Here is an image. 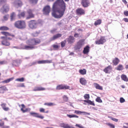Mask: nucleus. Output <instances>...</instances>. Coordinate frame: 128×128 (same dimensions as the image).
<instances>
[{"instance_id":"f257e3e1","label":"nucleus","mask_w":128,"mask_h":128,"mask_svg":"<svg viewBox=\"0 0 128 128\" xmlns=\"http://www.w3.org/2000/svg\"><path fill=\"white\" fill-rule=\"evenodd\" d=\"M66 9V4L63 0H56L52 6V16L55 18H60L64 15Z\"/></svg>"},{"instance_id":"f03ea898","label":"nucleus","mask_w":128,"mask_h":128,"mask_svg":"<svg viewBox=\"0 0 128 128\" xmlns=\"http://www.w3.org/2000/svg\"><path fill=\"white\" fill-rule=\"evenodd\" d=\"M40 42V40L38 38H33L29 39L26 41V43L29 45H25L23 49L32 50L36 48L34 46L39 44Z\"/></svg>"},{"instance_id":"7ed1b4c3","label":"nucleus","mask_w":128,"mask_h":128,"mask_svg":"<svg viewBox=\"0 0 128 128\" xmlns=\"http://www.w3.org/2000/svg\"><path fill=\"white\" fill-rule=\"evenodd\" d=\"M14 26L19 29L24 28L26 27V23L24 21L19 20L16 21L14 24Z\"/></svg>"},{"instance_id":"20e7f679","label":"nucleus","mask_w":128,"mask_h":128,"mask_svg":"<svg viewBox=\"0 0 128 128\" xmlns=\"http://www.w3.org/2000/svg\"><path fill=\"white\" fill-rule=\"evenodd\" d=\"M37 22L35 20H31L28 22V26L30 28L33 29L37 28Z\"/></svg>"},{"instance_id":"39448f33","label":"nucleus","mask_w":128,"mask_h":128,"mask_svg":"<svg viewBox=\"0 0 128 128\" xmlns=\"http://www.w3.org/2000/svg\"><path fill=\"white\" fill-rule=\"evenodd\" d=\"M106 39L104 36H101L100 38L95 42V43L96 44H103L106 42Z\"/></svg>"},{"instance_id":"423d86ee","label":"nucleus","mask_w":128,"mask_h":128,"mask_svg":"<svg viewBox=\"0 0 128 128\" xmlns=\"http://www.w3.org/2000/svg\"><path fill=\"white\" fill-rule=\"evenodd\" d=\"M84 40L82 39L79 40L77 42V44L75 46V48L76 50H79L84 44Z\"/></svg>"},{"instance_id":"0eeeda50","label":"nucleus","mask_w":128,"mask_h":128,"mask_svg":"<svg viewBox=\"0 0 128 128\" xmlns=\"http://www.w3.org/2000/svg\"><path fill=\"white\" fill-rule=\"evenodd\" d=\"M0 38L2 40L1 41V43L2 45L6 46H8L10 45V42L7 40L6 37L2 36Z\"/></svg>"},{"instance_id":"6e6552de","label":"nucleus","mask_w":128,"mask_h":128,"mask_svg":"<svg viewBox=\"0 0 128 128\" xmlns=\"http://www.w3.org/2000/svg\"><path fill=\"white\" fill-rule=\"evenodd\" d=\"M89 0H81V4L83 7L84 8L88 7L90 5Z\"/></svg>"},{"instance_id":"1a4fd4ad","label":"nucleus","mask_w":128,"mask_h":128,"mask_svg":"<svg viewBox=\"0 0 128 128\" xmlns=\"http://www.w3.org/2000/svg\"><path fill=\"white\" fill-rule=\"evenodd\" d=\"M70 87L69 86L65 84H61L58 85L56 87V90H66L69 89Z\"/></svg>"},{"instance_id":"9d476101","label":"nucleus","mask_w":128,"mask_h":128,"mask_svg":"<svg viewBox=\"0 0 128 128\" xmlns=\"http://www.w3.org/2000/svg\"><path fill=\"white\" fill-rule=\"evenodd\" d=\"M76 14L78 16L84 15L85 14V11L82 8H78L76 11Z\"/></svg>"},{"instance_id":"9b49d317","label":"nucleus","mask_w":128,"mask_h":128,"mask_svg":"<svg viewBox=\"0 0 128 128\" xmlns=\"http://www.w3.org/2000/svg\"><path fill=\"white\" fill-rule=\"evenodd\" d=\"M9 10V6L7 4H6L1 8L0 10L1 12L3 13L8 12Z\"/></svg>"},{"instance_id":"f8f14e48","label":"nucleus","mask_w":128,"mask_h":128,"mask_svg":"<svg viewBox=\"0 0 128 128\" xmlns=\"http://www.w3.org/2000/svg\"><path fill=\"white\" fill-rule=\"evenodd\" d=\"M28 16L26 17V19H28L30 18H34V14L32 13V10L30 9H28L27 11Z\"/></svg>"},{"instance_id":"ddd939ff","label":"nucleus","mask_w":128,"mask_h":128,"mask_svg":"<svg viewBox=\"0 0 128 128\" xmlns=\"http://www.w3.org/2000/svg\"><path fill=\"white\" fill-rule=\"evenodd\" d=\"M50 11V6L48 5L46 6H45L43 10V11L44 14H48Z\"/></svg>"},{"instance_id":"4468645a","label":"nucleus","mask_w":128,"mask_h":128,"mask_svg":"<svg viewBox=\"0 0 128 128\" xmlns=\"http://www.w3.org/2000/svg\"><path fill=\"white\" fill-rule=\"evenodd\" d=\"M112 70V67L110 65L108 66L105 68L103 70V71L106 74H110Z\"/></svg>"},{"instance_id":"2eb2a0df","label":"nucleus","mask_w":128,"mask_h":128,"mask_svg":"<svg viewBox=\"0 0 128 128\" xmlns=\"http://www.w3.org/2000/svg\"><path fill=\"white\" fill-rule=\"evenodd\" d=\"M30 115L36 118H39L41 119H42L44 118V116L40 115L39 114L37 113L30 112Z\"/></svg>"},{"instance_id":"dca6fc26","label":"nucleus","mask_w":128,"mask_h":128,"mask_svg":"<svg viewBox=\"0 0 128 128\" xmlns=\"http://www.w3.org/2000/svg\"><path fill=\"white\" fill-rule=\"evenodd\" d=\"M75 38L72 36H70L69 37L66 39L69 44H71L75 42Z\"/></svg>"},{"instance_id":"f3484780","label":"nucleus","mask_w":128,"mask_h":128,"mask_svg":"<svg viewBox=\"0 0 128 128\" xmlns=\"http://www.w3.org/2000/svg\"><path fill=\"white\" fill-rule=\"evenodd\" d=\"M60 126L64 128H75L74 127L70 126L68 124L64 123H60Z\"/></svg>"},{"instance_id":"a211bd4d","label":"nucleus","mask_w":128,"mask_h":128,"mask_svg":"<svg viewBox=\"0 0 128 128\" xmlns=\"http://www.w3.org/2000/svg\"><path fill=\"white\" fill-rule=\"evenodd\" d=\"M20 105H19V106L20 107ZM21 106H22V108H21V110L23 113H24L28 112L30 111V108H26L25 110L24 109V108H25V106L24 104H21Z\"/></svg>"},{"instance_id":"6ab92c4d","label":"nucleus","mask_w":128,"mask_h":128,"mask_svg":"<svg viewBox=\"0 0 128 128\" xmlns=\"http://www.w3.org/2000/svg\"><path fill=\"white\" fill-rule=\"evenodd\" d=\"M62 36V34H58L54 35L50 39L51 41L54 40L59 38L60 37Z\"/></svg>"},{"instance_id":"aec40b11","label":"nucleus","mask_w":128,"mask_h":128,"mask_svg":"<svg viewBox=\"0 0 128 128\" xmlns=\"http://www.w3.org/2000/svg\"><path fill=\"white\" fill-rule=\"evenodd\" d=\"M1 34L2 35L5 36V37L7 38V37L8 36H11L12 37H14L15 36L13 34H12L9 32H1Z\"/></svg>"},{"instance_id":"412c9836","label":"nucleus","mask_w":128,"mask_h":128,"mask_svg":"<svg viewBox=\"0 0 128 128\" xmlns=\"http://www.w3.org/2000/svg\"><path fill=\"white\" fill-rule=\"evenodd\" d=\"M46 90V88H44L42 87H39L38 86H35L33 91H42L44 90Z\"/></svg>"},{"instance_id":"4be33fe9","label":"nucleus","mask_w":128,"mask_h":128,"mask_svg":"<svg viewBox=\"0 0 128 128\" xmlns=\"http://www.w3.org/2000/svg\"><path fill=\"white\" fill-rule=\"evenodd\" d=\"M80 82L82 85H85L87 83V81L85 78H81L80 79Z\"/></svg>"},{"instance_id":"5701e85b","label":"nucleus","mask_w":128,"mask_h":128,"mask_svg":"<svg viewBox=\"0 0 128 128\" xmlns=\"http://www.w3.org/2000/svg\"><path fill=\"white\" fill-rule=\"evenodd\" d=\"M8 90L6 87L4 86L0 87V93L3 94Z\"/></svg>"},{"instance_id":"b1692460","label":"nucleus","mask_w":128,"mask_h":128,"mask_svg":"<svg viewBox=\"0 0 128 128\" xmlns=\"http://www.w3.org/2000/svg\"><path fill=\"white\" fill-rule=\"evenodd\" d=\"M14 3L16 6L18 7H21L22 5V1L19 0H16L14 1Z\"/></svg>"},{"instance_id":"393cba45","label":"nucleus","mask_w":128,"mask_h":128,"mask_svg":"<svg viewBox=\"0 0 128 128\" xmlns=\"http://www.w3.org/2000/svg\"><path fill=\"white\" fill-rule=\"evenodd\" d=\"M94 87L97 89L100 90H102L103 89V88L101 86H100L99 84L97 83H94L93 84Z\"/></svg>"},{"instance_id":"a878e982","label":"nucleus","mask_w":128,"mask_h":128,"mask_svg":"<svg viewBox=\"0 0 128 128\" xmlns=\"http://www.w3.org/2000/svg\"><path fill=\"white\" fill-rule=\"evenodd\" d=\"M6 103H3L1 104V106L4 110L7 111L9 110V108L8 107H6Z\"/></svg>"},{"instance_id":"bb28decb","label":"nucleus","mask_w":128,"mask_h":128,"mask_svg":"<svg viewBox=\"0 0 128 128\" xmlns=\"http://www.w3.org/2000/svg\"><path fill=\"white\" fill-rule=\"evenodd\" d=\"M90 47L88 46H87L84 48L83 53L84 54L88 53L89 52Z\"/></svg>"},{"instance_id":"cd10ccee","label":"nucleus","mask_w":128,"mask_h":128,"mask_svg":"<svg viewBox=\"0 0 128 128\" xmlns=\"http://www.w3.org/2000/svg\"><path fill=\"white\" fill-rule=\"evenodd\" d=\"M121 78L122 80L125 82H128V78L126 75L124 74H122L121 76Z\"/></svg>"},{"instance_id":"c85d7f7f","label":"nucleus","mask_w":128,"mask_h":128,"mask_svg":"<svg viewBox=\"0 0 128 128\" xmlns=\"http://www.w3.org/2000/svg\"><path fill=\"white\" fill-rule=\"evenodd\" d=\"M84 102H86L88 104V105H90L93 106H95V104L94 101H92L90 100H84Z\"/></svg>"},{"instance_id":"c756f323","label":"nucleus","mask_w":128,"mask_h":128,"mask_svg":"<svg viewBox=\"0 0 128 128\" xmlns=\"http://www.w3.org/2000/svg\"><path fill=\"white\" fill-rule=\"evenodd\" d=\"M25 12H21L18 14V16L19 18H24L25 16Z\"/></svg>"},{"instance_id":"7c9ffc66","label":"nucleus","mask_w":128,"mask_h":128,"mask_svg":"<svg viewBox=\"0 0 128 128\" xmlns=\"http://www.w3.org/2000/svg\"><path fill=\"white\" fill-rule=\"evenodd\" d=\"M120 62L119 60L117 58H115L112 61V63L114 65H117Z\"/></svg>"},{"instance_id":"2f4dec72","label":"nucleus","mask_w":128,"mask_h":128,"mask_svg":"<svg viewBox=\"0 0 128 128\" xmlns=\"http://www.w3.org/2000/svg\"><path fill=\"white\" fill-rule=\"evenodd\" d=\"M79 73L81 74L84 75L86 74V69H80L79 70Z\"/></svg>"},{"instance_id":"473e14b6","label":"nucleus","mask_w":128,"mask_h":128,"mask_svg":"<svg viewBox=\"0 0 128 128\" xmlns=\"http://www.w3.org/2000/svg\"><path fill=\"white\" fill-rule=\"evenodd\" d=\"M9 28L6 26H3L0 27V30H9Z\"/></svg>"},{"instance_id":"72a5a7b5","label":"nucleus","mask_w":128,"mask_h":128,"mask_svg":"<svg viewBox=\"0 0 128 128\" xmlns=\"http://www.w3.org/2000/svg\"><path fill=\"white\" fill-rule=\"evenodd\" d=\"M16 16L15 13L14 12H12L10 14V20L12 21L14 19Z\"/></svg>"},{"instance_id":"f704fd0d","label":"nucleus","mask_w":128,"mask_h":128,"mask_svg":"<svg viewBox=\"0 0 128 128\" xmlns=\"http://www.w3.org/2000/svg\"><path fill=\"white\" fill-rule=\"evenodd\" d=\"M14 78V77H12L8 79H7L6 80H4L2 82L4 83H8L10 81L12 80Z\"/></svg>"},{"instance_id":"c9c22d12","label":"nucleus","mask_w":128,"mask_h":128,"mask_svg":"<svg viewBox=\"0 0 128 128\" xmlns=\"http://www.w3.org/2000/svg\"><path fill=\"white\" fill-rule=\"evenodd\" d=\"M123 67L122 65L119 64L116 68V69L118 70H121L123 69Z\"/></svg>"},{"instance_id":"e433bc0d","label":"nucleus","mask_w":128,"mask_h":128,"mask_svg":"<svg viewBox=\"0 0 128 128\" xmlns=\"http://www.w3.org/2000/svg\"><path fill=\"white\" fill-rule=\"evenodd\" d=\"M102 22V20L100 19H99L96 21L94 22V25L96 26L100 24Z\"/></svg>"},{"instance_id":"4c0bfd02","label":"nucleus","mask_w":128,"mask_h":128,"mask_svg":"<svg viewBox=\"0 0 128 128\" xmlns=\"http://www.w3.org/2000/svg\"><path fill=\"white\" fill-rule=\"evenodd\" d=\"M44 105H46L48 106H54L55 104L52 102H48V103H45L44 104Z\"/></svg>"},{"instance_id":"58836bf2","label":"nucleus","mask_w":128,"mask_h":128,"mask_svg":"<svg viewBox=\"0 0 128 128\" xmlns=\"http://www.w3.org/2000/svg\"><path fill=\"white\" fill-rule=\"evenodd\" d=\"M66 40H64V41H62L61 42V46L62 48L64 47L66 45Z\"/></svg>"},{"instance_id":"ea45409f","label":"nucleus","mask_w":128,"mask_h":128,"mask_svg":"<svg viewBox=\"0 0 128 128\" xmlns=\"http://www.w3.org/2000/svg\"><path fill=\"white\" fill-rule=\"evenodd\" d=\"M67 116L68 117L70 118H78V116L75 115H71L67 114Z\"/></svg>"},{"instance_id":"a19ab883","label":"nucleus","mask_w":128,"mask_h":128,"mask_svg":"<svg viewBox=\"0 0 128 128\" xmlns=\"http://www.w3.org/2000/svg\"><path fill=\"white\" fill-rule=\"evenodd\" d=\"M74 113L76 114H81L82 113H87L84 112H81L80 110H75L74 111Z\"/></svg>"},{"instance_id":"79ce46f5","label":"nucleus","mask_w":128,"mask_h":128,"mask_svg":"<svg viewBox=\"0 0 128 128\" xmlns=\"http://www.w3.org/2000/svg\"><path fill=\"white\" fill-rule=\"evenodd\" d=\"M106 124L109 126L110 128H115V126L112 124L109 123H106Z\"/></svg>"},{"instance_id":"37998d69","label":"nucleus","mask_w":128,"mask_h":128,"mask_svg":"<svg viewBox=\"0 0 128 128\" xmlns=\"http://www.w3.org/2000/svg\"><path fill=\"white\" fill-rule=\"evenodd\" d=\"M9 17V15L8 14H6L3 17V20H2L3 21H6L7 20Z\"/></svg>"},{"instance_id":"c03bdc74","label":"nucleus","mask_w":128,"mask_h":128,"mask_svg":"<svg viewBox=\"0 0 128 128\" xmlns=\"http://www.w3.org/2000/svg\"><path fill=\"white\" fill-rule=\"evenodd\" d=\"M4 122H3L2 123H0V126H2L3 128H8L9 126H4Z\"/></svg>"},{"instance_id":"a18cd8bd","label":"nucleus","mask_w":128,"mask_h":128,"mask_svg":"<svg viewBox=\"0 0 128 128\" xmlns=\"http://www.w3.org/2000/svg\"><path fill=\"white\" fill-rule=\"evenodd\" d=\"M84 97L85 99L88 100L90 98V95L89 94H85L84 96Z\"/></svg>"},{"instance_id":"49530a36","label":"nucleus","mask_w":128,"mask_h":128,"mask_svg":"<svg viewBox=\"0 0 128 128\" xmlns=\"http://www.w3.org/2000/svg\"><path fill=\"white\" fill-rule=\"evenodd\" d=\"M44 110H45V109L43 108H40V112L48 113L49 112V111L48 110H47L46 112H45Z\"/></svg>"},{"instance_id":"de8ad7c7","label":"nucleus","mask_w":128,"mask_h":128,"mask_svg":"<svg viewBox=\"0 0 128 128\" xmlns=\"http://www.w3.org/2000/svg\"><path fill=\"white\" fill-rule=\"evenodd\" d=\"M96 101L99 103H102V100L100 97H97L96 99Z\"/></svg>"},{"instance_id":"09e8293b","label":"nucleus","mask_w":128,"mask_h":128,"mask_svg":"<svg viewBox=\"0 0 128 128\" xmlns=\"http://www.w3.org/2000/svg\"><path fill=\"white\" fill-rule=\"evenodd\" d=\"M63 100L66 102H67L68 100V98L66 96L64 95L63 97Z\"/></svg>"},{"instance_id":"8fccbe9b","label":"nucleus","mask_w":128,"mask_h":128,"mask_svg":"<svg viewBox=\"0 0 128 128\" xmlns=\"http://www.w3.org/2000/svg\"><path fill=\"white\" fill-rule=\"evenodd\" d=\"M17 87H24L25 86L23 83L21 84L18 85Z\"/></svg>"},{"instance_id":"3c124183","label":"nucleus","mask_w":128,"mask_h":128,"mask_svg":"<svg viewBox=\"0 0 128 128\" xmlns=\"http://www.w3.org/2000/svg\"><path fill=\"white\" fill-rule=\"evenodd\" d=\"M45 60H39L38 62V64H44L45 63Z\"/></svg>"},{"instance_id":"603ef678","label":"nucleus","mask_w":128,"mask_h":128,"mask_svg":"<svg viewBox=\"0 0 128 128\" xmlns=\"http://www.w3.org/2000/svg\"><path fill=\"white\" fill-rule=\"evenodd\" d=\"M28 0L32 3L36 4L38 0Z\"/></svg>"},{"instance_id":"864d4df0","label":"nucleus","mask_w":128,"mask_h":128,"mask_svg":"<svg viewBox=\"0 0 128 128\" xmlns=\"http://www.w3.org/2000/svg\"><path fill=\"white\" fill-rule=\"evenodd\" d=\"M16 80L18 81L23 82L24 81V79L23 78H18Z\"/></svg>"},{"instance_id":"5fc2aeb1","label":"nucleus","mask_w":128,"mask_h":128,"mask_svg":"<svg viewBox=\"0 0 128 128\" xmlns=\"http://www.w3.org/2000/svg\"><path fill=\"white\" fill-rule=\"evenodd\" d=\"M40 33L39 32H36L32 34V36H35L38 35Z\"/></svg>"},{"instance_id":"6e6d98bb","label":"nucleus","mask_w":128,"mask_h":128,"mask_svg":"<svg viewBox=\"0 0 128 128\" xmlns=\"http://www.w3.org/2000/svg\"><path fill=\"white\" fill-rule=\"evenodd\" d=\"M45 64H49L52 62V60H45Z\"/></svg>"},{"instance_id":"4d7b16f0","label":"nucleus","mask_w":128,"mask_h":128,"mask_svg":"<svg viewBox=\"0 0 128 128\" xmlns=\"http://www.w3.org/2000/svg\"><path fill=\"white\" fill-rule=\"evenodd\" d=\"M109 118H110V119H111L114 122H117L118 121V120L116 118H113L111 117H109Z\"/></svg>"},{"instance_id":"13d9d810","label":"nucleus","mask_w":128,"mask_h":128,"mask_svg":"<svg viewBox=\"0 0 128 128\" xmlns=\"http://www.w3.org/2000/svg\"><path fill=\"white\" fill-rule=\"evenodd\" d=\"M120 103H123L125 102V100L123 98H120Z\"/></svg>"},{"instance_id":"bf43d9fd","label":"nucleus","mask_w":128,"mask_h":128,"mask_svg":"<svg viewBox=\"0 0 128 128\" xmlns=\"http://www.w3.org/2000/svg\"><path fill=\"white\" fill-rule=\"evenodd\" d=\"M124 14L126 16H128V11H124Z\"/></svg>"},{"instance_id":"052dcab7","label":"nucleus","mask_w":128,"mask_h":128,"mask_svg":"<svg viewBox=\"0 0 128 128\" xmlns=\"http://www.w3.org/2000/svg\"><path fill=\"white\" fill-rule=\"evenodd\" d=\"M76 126L79 128H84L83 126H81L80 124H76Z\"/></svg>"},{"instance_id":"680f3d73","label":"nucleus","mask_w":128,"mask_h":128,"mask_svg":"<svg viewBox=\"0 0 128 128\" xmlns=\"http://www.w3.org/2000/svg\"><path fill=\"white\" fill-rule=\"evenodd\" d=\"M52 47L54 48L57 49L58 48V46L57 45L54 44L52 46Z\"/></svg>"},{"instance_id":"e2e57ef3","label":"nucleus","mask_w":128,"mask_h":128,"mask_svg":"<svg viewBox=\"0 0 128 128\" xmlns=\"http://www.w3.org/2000/svg\"><path fill=\"white\" fill-rule=\"evenodd\" d=\"M6 0H1L0 1V3L2 4L6 3Z\"/></svg>"},{"instance_id":"0e129e2a","label":"nucleus","mask_w":128,"mask_h":128,"mask_svg":"<svg viewBox=\"0 0 128 128\" xmlns=\"http://www.w3.org/2000/svg\"><path fill=\"white\" fill-rule=\"evenodd\" d=\"M5 64V62L4 61H0V65H2Z\"/></svg>"},{"instance_id":"69168bd1","label":"nucleus","mask_w":128,"mask_h":128,"mask_svg":"<svg viewBox=\"0 0 128 128\" xmlns=\"http://www.w3.org/2000/svg\"><path fill=\"white\" fill-rule=\"evenodd\" d=\"M74 36L75 38L78 37L79 34L78 33H75L74 35Z\"/></svg>"},{"instance_id":"338daca9","label":"nucleus","mask_w":128,"mask_h":128,"mask_svg":"<svg viewBox=\"0 0 128 128\" xmlns=\"http://www.w3.org/2000/svg\"><path fill=\"white\" fill-rule=\"evenodd\" d=\"M123 20L124 21L126 22H128V18H124L123 19Z\"/></svg>"},{"instance_id":"774afa93","label":"nucleus","mask_w":128,"mask_h":128,"mask_svg":"<svg viewBox=\"0 0 128 128\" xmlns=\"http://www.w3.org/2000/svg\"><path fill=\"white\" fill-rule=\"evenodd\" d=\"M56 30V29H54L50 30V32L52 33H54Z\"/></svg>"}]
</instances>
